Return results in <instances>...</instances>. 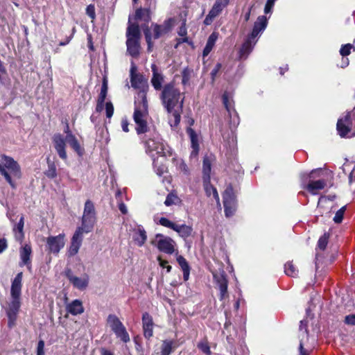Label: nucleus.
I'll use <instances>...</instances> for the list:
<instances>
[{
  "mask_svg": "<svg viewBox=\"0 0 355 355\" xmlns=\"http://www.w3.org/2000/svg\"><path fill=\"white\" fill-rule=\"evenodd\" d=\"M160 99L164 107L170 114L169 124L172 128L177 127L181 119L184 94L181 93L173 82L166 84L162 90Z\"/></svg>",
  "mask_w": 355,
  "mask_h": 355,
  "instance_id": "obj_1",
  "label": "nucleus"
},
{
  "mask_svg": "<svg viewBox=\"0 0 355 355\" xmlns=\"http://www.w3.org/2000/svg\"><path fill=\"white\" fill-rule=\"evenodd\" d=\"M64 132L65 136L60 133L55 134L52 138L53 147L60 159L64 161L67 159L66 152L67 144L78 154L82 156L84 154V148L80 144L78 140L73 132L70 130L69 125L67 123Z\"/></svg>",
  "mask_w": 355,
  "mask_h": 355,
  "instance_id": "obj_2",
  "label": "nucleus"
},
{
  "mask_svg": "<svg viewBox=\"0 0 355 355\" xmlns=\"http://www.w3.org/2000/svg\"><path fill=\"white\" fill-rule=\"evenodd\" d=\"M148 103L147 95L144 92H138L135 98V109L133 120L135 123V130L138 135L146 134L149 132L148 125Z\"/></svg>",
  "mask_w": 355,
  "mask_h": 355,
  "instance_id": "obj_3",
  "label": "nucleus"
},
{
  "mask_svg": "<svg viewBox=\"0 0 355 355\" xmlns=\"http://www.w3.org/2000/svg\"><path fill=\"white\" fill-rule=\"evenodd\" d=\"M268 19L266 16H259L254 24L252 32L247 36L239 50V59L245 60L253 50L259 37L266 30Z\"/></svg>",
  "mask_w": 355,
  "mask_h": 355,
  "instance_id": "obj_4",
  "label": "nucleus"
},
{
  "mask_svg": "<svg viewBox=\"0 0 355 355\" xmlns=\"http://www.w3.org/2000/svg\"><path fill=\"white\" fill-rule=\"evenodd\" d=\"M22 278L23 272H19L12 281L10 288L11 300L6 310L9 327H12L14 325L21 306L20 297L21 294Z\"/></svg>",
  "mask_w": 355,
  "mask_h": 355,
  "instance_id": "obj_5",
  "label": "nucleus"
},
{
  "mask_svg": "<svg viewBox=\"0 0 355 355\" xmlns=\"http://www.w3.org/2000/svg\"><path fill=\"white\" fill-rule=\"evenodd\" d=\"M0 174L13 189L16 184L12 178H21V167L12 157L6 155H0Z\"/></svg>",
  "mask_w": 355,
  "mask_h": 355,
  "instance_id": "obj_6",
  "label": "nucleus"
},
{
  "mask_svg": "<svg viewBox=\"0 0 355 355\" xmlns=\"http://www.w3.org/2000/svg\"><path fill=\"white\" fill-rule=\"evenodd\" d=\"M145 146L146 153L152 158L156 155L166 156L167 145L160 138L155 131L149 130L147 135L142 139Z\"/></svg>",
  "mask_w": 355,
  "mask_h": 355,
  "instance_id": "obj_7",
  "label": "nucleus"
},
{
  "mask_svg": "<svg viewBox=\"0 0 355 355\" xmlns=\"http://www.w3.org/2000/svg\"><path fill=\"white\" fill-rule=\"evenodd\" d=\"M141 37L139 26L137 24H132L129 21L126 31V46L127 52L132 58H137L139 55Z\"/></svg>",
  "mask_w": 355,
  "mask_h": 355,
  "instance_id": "obj_8",
  "label": "nucleus"
},
{
  "mask_svg": "<svg viewBox=\"0 0 355 355\" xmlns=\"http://www.w3.org/2000/svg\"><path fill=\"white\" fill-rule=\"evenodd\" d=\"M96 223V211L94 203L87 200L84 206L83 214L81 220V226L77 227L76 230H80V232H91Z\"/></svg>",
  "mask_w": 355,
  "mask_h": 355,
  "instance_id": "obj_9",
  "label": "nucleus"
},
{
  "mask_svg": "<svg viewBox=\"0 0 355 355\" xmlns=\"http://www.w3.org/2000/svg\"><path fill=\"white\" fill-rule=\"evenodd\" d=\"M145 35L146 41L148 44V51H150L153 47L152 40L159 38L162 35L168 33L171 29L170 20L165 21L162 25L152 24L151 28L148 26L142 27Z\"/></svg>",
  "mask_w": 355,
  "mask_h": 355,
  "instance_id": "obj_10",
  "label": "nucleus"
},
{
  "mask_svg": "<svg viewBox=\"0 0 355 355\" xmlns=\"http://www.w3.org/2000/svg\"><path fill=\"white\" fill-rule=\"evenodd\" d=\"M151 244L157 247L159 251L167 254H172L175 250V241L171 237L162 234H157L151 241Z\"/></svg>",
  "mask_w": 355,
  "mask_h": 355,
  "instance_id": "obj_11",
  "label": "nucleus"
},
{
  "mask_svg": "<svg viewBox=\"0 0 355 355\" xmlns=\"http://www.w3.org/2000/svg\"><path fill=\"white\" fill-rule=\"evenodd\" d=\"M337 130L341 137L348 136V134L354 130L355 135V107L354 109L348 113L344 118L338 119L337 122Z\"/></svg>",
  "mask_w": 355,
  "mask_h": 355,
  "instance_id": "obj_12",
  "label": "nucleus"
},
{
  "mask_svg": "<svg viewBox=\"0 0 355 355\" xmlns=\"http://www.w3.org/2000/svg\"><path fill=\"white\" fill-rule=\"evenodd\" d=\"M159 224L175 231L178 235L184 240L190 236L193 232L191 226L187 225L185 224H176L165 217L160 218L159 220Z\"/></svg>",
  "mask_w": 355,
  "mask_h": 355,
  "instance_id": "obj_13",
  "label": "nucleus"
},
{
  "mask_svg": "<svg viewBox=\"0 0 355 355\" xmlns=\"http://www.w3.org/2000/svg\"><path fill=\"white\" fill-rule=\"evenodd\" d=\"M223 206L226 217L232 216L236 209V201L232 186H228L223 193Z\"/></svg>",
  "mask_w": 355,
  "mask_h": 355,
  "instance_id": "obj_14",
  "label": "nucleus"
},
{
  "mask_svg": "<svg viewBox=\"0 0 355 355\" xmlns=\"http://www.w3.org/2000/svg\"><path fill=\"white\" fill-rule=\"evenodd\" d=\"M65 276L72 286L80 291H84L89 285V278L88 275L84 274L81 277H77L71 269L65 270Z\"/></svg>",
  "mask_w": 355,
  "mask_h": 355,
  "instance_id": "obj_15",
  "label": "nucleus"
},
{
  "mask_svg": "<svg viewBox=\"0 0 355 355\" xmlns=\"http://www.w3.org/2000/svg\"><path fill=\"white\" fill-rule=\"evenodd\" d=\"M137 71V67L132 62L130 67V82L132 87L140 89L139 92H144L146 94L148 89V84L146 80L143 75L138 73Z\"/></svg>",
  "mask_w": 355,
  "mask_h": 355,
  "instance_id": "obj_16",
  "label": "nucleus"
},
{
  "mask_svg": "<svg viewBox=\"0 0 355 355\" xmlns=\"http://www.w3.org/2000/svg\"><path fill=\"white\" fill-rule=\"evenodd\" d=\"M65 234H60L57 236H50L46 239V248L50 253L57 254L64 246Z\"/></svg>",
  "mask_w": 355,
  "mask_h": 355,
  "instance_id": "obj_17",
  "label": "nucleus"
},
{
  "mask_svg": "<svg viewBox=\"0 0 355 355\" xmlns=\"http://www.w3.org/2000/svg\"><path fill=\"white\" fill-rule=\"evenodd\" d=\"M222 98L223 103L230 116V128H236L240 123V119L237 112L235 111L234 106L232 105V103L229 99L228 93L225 92L223 94Z\"/></svg>",
  "mask_w": 355,
  "mask_h": 355,
  "instance_id": "obj_18",
  "label": "nucleus"
},
{
  "mask_svg": "<svg viewBox=\"0 0 355 355\" xmlns=\"http://www.w3.org/2000/svg\"><path fill=\"white\" fill-rule=\"evenodd\" d=\"M229 1L230 0H216L208 15L206 16L204 24L207 26L210 25L214 18L218 16L223 10L227 6Z\"/></svg>",
  "mask_w": 355,
  "mask_h": 355,
  "instance_id": "obj_19",
  "label": "nucleus"
},
{
  "mask_svg": "<svg viewBox=\"0 0 355 355\" xmlns=\"http://www.w3.org/2000/svg\"><path fill=\"white\" fill-rule=\"evenodd\" d=\"M214 279L218 286L220 291V300H223L228 296L227 294V286L228 281L226 277V274L224 271H222L219 274H213Z\"/></svg>",
  "mask_w": 355,
  "mask_h": 355,
  "instance_id": "obj_20",
  "label": "nucleus"
},
{
  "mask_svg": "<svg viewBox=\"0 0 355 355\" xmlns=\"http://www.w3.org/2000/svg\"><path fill=\"white\" fill-rule=\"evenodd\" d=\"M83 234L84 233L80 232V230H76L71 239L70 246L68 250L69 257H73L78 252L83 243Z\"/></svg>",
  "mask_w": 355,
  "mask_h": 355,
  "instance_id": "obj_21",
  "label": "nucleus"
},
{
  "mask_svg": "<svg viewBox=\"0 0 355 355\" xmlns=\"http://www.w3.org/2000/svg\"><path fill=\"white\" fill-rule=\"evenodd\" d=\"M187 133L191 140V157H196L200 150V136L191 128H187Z\"/></svg>",
  "mask_w": 355,
  "mask_h": 355,
  "instance_id": "obj_22",
  "label": "nucleus"
},
{
  "mask_svg": "<svg viewBox=\"0 0 355 355\" xmlns=\"http://www.w3.org/2000/svg\"><path fill=\"white\" fill-rule=\"evenodd\" d=\"M32 252V249L30 245L26 244L22 246L19 251L20 255V262L19 266L22 267L24 266H26L27 268L31 270V255Z\"/></svg>",
  "mask_w": 355,
  "mask_h": 355,
  "instance_id": "obj_23",
  "label": "nucleus"
},
{
  "mask_svg": "<svg viewBox=\"0 0 355 355\" xmlns=\"http://www.w3.org/2000/svg\"><path fill=\"white\" fill-rule=\"evenodd\" d=\"M142 327L144 337L150 339L153 335V321L151 315L147 312L143 313Z\"/></svg>",
  "mask_w": 355,
  "mask_h": 355,
  "instance_id": "obj_24",
  "label": "nucleus"
},
{
  "mask_svg": "<svg viewBox=\"0 0 355 355\" xmlns=\"http://www.w3.org/2000/svg\"><path fill=\"white\" fill-rule=\"evenodd\" d=\"M153 72V77L151 78V83L155 90H161L162 83L164 82V76L162 73L158 72L157 67L155 64L151 65Z\"/></svg>",
  "mask_w": 355,
  "mask_h": 355,
  "instance_id": "obj_25",
  "label": "nucleus"
},
{
  "mask_svg": "<svg viewBox=\"0 0 355 355\" xmlns=\"http://www.w3.org/2000/svg\"><path fill=\"white\" fill-rule=\"evenodd\" d=\"M327 185V182L324 179H320L318 180H310L305 188L312 195H317L320 190L323 189Z\"/></svg>",
  "mask_w": 355,
  "mask_h": 355,
  "instance_id": "obj_26",
  "label": "nucleus"
},
{
  "mask_svg": "<svg viewBox=\"0 0 355 355\" xmlns=\"http://www.w3.org/2000/svg\"><path fill=\"white\" fill-rule=\"evenodd\" d=\"M66 311L67 313L73 315H77L82 314L84 312L85 309L82 301L76 299L67 304Z\"/></svg>",
  "mask_w": 355,
  "mask_h": 355,
  "instance_id": "obj_27",
  "label": "nucleus"
},
{
  "mask_svg": "<svg viewBox=\"0 0 355 355\" xmlns=\"http://www.w3.org/2000/svg\"><path fill=\"white\" fill-rule=\"evenodd\" d=\"M147 239L146 232L141 225H137V228L134 230L133 240L141 247L144 245Z\"/></svg>",
  "mask_w": 355,
  "mask_h": 355,
  "instance_id": "obj_28",
  "label": "nucleus"
},
{
  "mask_svg": "<svg viewBox=\"0 0 355 355\" xmlns=\"http://www.w3.org/2000/svg\"><path fill=\"white\" fill-rule=\"evenodd\" d=\"M218 33L213 32L208 37L206 45L202 51L203 58L207 57L209 53L212 51L215 44L218 40Z\"/></svg>",
  "mask_w": 355,
  "mask_h": 355,
  "instance_id": "obj_29",
  "label": "nucleus"
},
{
  "mask_svg": "<svg viewBox=\"0 0 355 355\" xmlns=\"http://www.w3.org/2000/svg\"><path fill=\"white\" fill-rule=\"evenodd\" d=\"M24 218L21 216L19 222L15 225L13 227V232L15 233V239L18 241L21 242L24 237Z\"/></svg>",
  "mask_w": 355,
  "mask_h": 355,
  "instance_id": "obj_30",
  "label": "nucleus"
},
{
  "mask_svg": "<svg viewBox=\"0 0 355 355\" xmlns=\"http://www.w3.org/2000/svg\"><path fill=\"white\" fill-rule=\"evenodd\" d=\"M210 180L211 179H209L208 181H207V180H203V185L205 192L208 196L213 195L216 200L219 201V196L217 190L211 185Z\"/></svg>",
  "mask_w": 355,
  "mask_h": 355,
  "instance_id": "obj_31",
  "label": "nucleus"
},
{
  "mask_svg": "<svg viewBox=\"0 0 355 355\" xmlns=\"http://www.w3.org/2000/svg\"><path fill=\"white\" fill-rule=\"evenodd\" d=\"M113 332L122 342L127 343L130 341V336L123 324H121V327L116 329Z\"/></svg>",
  "mask_w": 355,
  "mask_h": 355,
  "instance_id": "obj_32",
  "label": "nucleus"
},
{
  "mask_svg": "<svg viewBox=\"0 0 355 355\" xmlns=\"http://www.w3.org/2000/svg\"><path fill=\"white\" fill-rule=\"evenodd\" d=\"M135 19L142 20L148 23L150 20V11L148 8H138L135 12Z\"/></svg>",
  "mask_w": 355,
  "mask_h": 355,
  "instance_id": "obj_33",
  "label": "nucleus"
},
{
  "mask_svg": "<svg viewBox=\"0 0 355 355\" xmlns=\"http://www.w3.org/2000/svg\"><path fill=\"white\" fill-rule=\"evenodd\" d=\"M48 168L44 172L45 175L49 179H54L57 177V168L55 162L47 158Z\"/></svg>",
  "mask_w": 355,
  "mask_h": 355,
  "instance_id": "obj_34",
  "label": "nucleus"
},
{
  "mask_svg": "<svg viewBox=\"0 0 355 355\" xmlns=\"http://www.w3.org/2000/svg\"><path fill=\"white\" fill-rule=\"evenodd\" d=\"M107 322L112 331L119 327H121V324H123L119 318L114 314H110L107 316Z\"/></svg>",
  "mask_w": 355,
  "mask_h": 355,
  "instance_id": "obj_35",
  "label": "nucleus"
},
{
  "mask_svg": "<svg viewBox=\"0 0 355 355\" xmlns=\"http://www.w3.org/2000/svg\"><path fill=\"white\" fill-rule=\"evenodd\" d=\"M174 344L173 340H164L161 347V355H170L174 348Z\"/></svg>",
  "mask_w": 355,
  "mask_h": 355,
  "instance_id": "obj_36",
  "label": "nucleus"
},
{
  "mask_svg": "<svg viewBox=\"0 0 355 355\" xmlns=\"http://www.w3.org/2000/svg\"><path fill=\"white\" fill-rule=\"evenodd\" d=\"M211 161L209 159V158L205 157L202 163L203 180H207V181H208L209 179H211Z\"/></svg>",
  "mask_w": 355,
  "mask_h": 355,
  "instance_id": "obj_37",
  "label": "nucleus"
},
{
  "mask_svg": "<svg viewBox=\"0 0 355 355\" xmlns=\"http://www.w3.org/2000/svg\"><path fill=\"white\" fill-rule=\"evenodd\" d=\"M153 159L155 172L158 176H162L167 171L166 166L162 163H159L157 159H155V157H153Z\"/></svg>",
  "mask_w": 355,
  "mask_h": 355,
  "instance_id": "obj_38",
  "label": "nucleus"
},
{
  "mask_svg": "<svg viewBox=\"0 0 355 355\" xmlns=\"http://www.w3.org/2000/svg\"><path fill=\"white\" fill-rule=\"evenodd\" d=\"M284 272L288 276L295 277L297 275L298 270L292 262L288 261L284 265Z\"/></svg>",
  "mask_w": 355,
  "mask_h": 355,
  "instance_id": "obj_39",
  "label": "nucleus"
},
{
  "mask_svg": "<svg viewBox=\"0 0 355 355\" xmlns=\"http://www.w3.org/2000/svg\"><path fill=\"white\" fill-rule=\"evenodd\" d=\"M193 71L188 67L184 68L182 71V84L184 86L189 85Z\"/></svg>",
  "mask_w": 355,
  "mask_h": 355,
  "instance_id": "obj_40",
  "label": "nucleus"
},
{
  "mask_svg": "<svg viewBox=\"0 0 355 355\" xmlns=\"http://www.w3.org/2000/svg\"><path fill=\"white\" fill-rule=\"evenodd\" d=\"M107 93V92L101 91L97 101V105L96 107V112H101V111L103 110Z\"/></svg>",
  "mask_w": 355,
  "mask_h": 355,
  "instance_id": "obj_41",
  "label": "nucleus"
},
{
  "mask_svg": "<svg viewBox=\"0 0 355 355\" xmlns=\"http://www.w3.org/2000/svg\"><path fill=\"white\" fill-rule=\"evenodd\" d=\"M198 348L206 355H211V352L207 340L199 342L197 345Z\"/></svg>",
  "mask_w": 355,
  "mask_h": 355,
  "instance_id": "obj_42",
  "label": "nucleus"
},
{
  "mask_svg": "<svg viewBox=\"0 0 355 355\" xmlns=\"http://www.w3.org/2000/svg\"><path fill=\"white\" fill-rule=\"evenodd\" d=\"M346 206H343L336 212L333 219L335 223L339 224L343 221Z\"/></svg>",
  "mask_w": 355,
  "mask_h": 355,
  "instance_id": "obj_43",
  "label": "nucleus"
},
{
  "mask_svg": "<svg viewBox=\"0 0 355 355\" xmlns=\"http://www.w3.org/2000/svg\"><path fill=\"white\" fill-rule=\"evenodd\" d=\"M329 236L327 234H324L321 236L318 241V248L321 250H324L328 243Z\"/></svg>",
  "mask_w": 355,
  "mask_h": 355,
  "instance_id": "obj_44",
  "label": "nucleus"
},
{
  "mask_svg": "<svg viewBox=\"0 0 355 355\" xmlns=\"http://www.w3.org/2000/svg\"><path fill=\"white\" fill-rule=\"evenodd\" d=\"M354 49H355L354 46L351 44H344L341 46L340 49V53L343 56H347L350 54L351 50Z\"/></svg>",
  "mask_w": 355,
  "mask_h": 355,
  "instance_id": "obj_45",
  "label": "nucleus"
},
{
  "mask_svg": "<svg viewBox=\"0 0 355 355\" xmlns=\"http://www.w3.org/2000/svg\"><path fill=\"white\" fill-rule=\"evenodd\" d=\"M177 261L180 265L182 270L190 268L187 261L182 255H178L177 257Z\"/></svg>",
  "mask_w": 355,
  "mask_h": 355,
  "instance_id": "obj_46",
  "label": "nucleus"
},
{
  "mask_svg": "<svg viewBox=\"0 0 355 355\" xmlns=\"http://www.w3.org/2000/svg\"><path fill=\"white\" fill-rule=\"evenodd\" d=\"M86 14L92 19L96 18L95 7L93 4H89L87 6Z\"/></svg>",
  "mask_w": 355,
  "mask_h": 355,
  "instance_id": "obj_47",
  "label": "nucleus"
},
{
  "mask_svg": "<svg viewBox=\"0 0 355 355\" xmlns=\"http://www.w3.org/2000/svg\"><path fill=\"white\" fill-rule=\"evenodd\" d=\"M105 112L106 116L107 118H111L114 113V107L111 102H107L105 103Z\"/></svg>",
  "mask_w": 355,
  "mask_h": 355,
  "instance_id": "obj_48",
  "label": "nucleus"
},
{
  "mask_svg": "<svg viewBox=\"0 0 355 355\" xmlns=\"http://www.w3.org/2000/svg\"><path fill=\"white\" fill-rule=\"evenodd\" d=\"M178 33L181 37H187V28L186 27V19H184L181 26L180 27Z\"/></svg>",
  "mask_w": 355,
  "mask_h": 355,
  "instance_id": "obj_49",
  "label": "nucleus"
},
{
  "mask_svg": "<svg viewBox=\"0 0 355 355\" xmlns=\"http://www.w3.org/2000/svg\"><path fill=\"white\" fill-rule=\"evenodd\" d=\"M275 1L276 0H267L264 8V12L266 14L271 12L272 8L275 5Z\"/></svg>",
  "mask_w": 355,
  "mask_h": 355,
  "instance_id": "obj_50",
  "label": "nucleus"
},
{
  "mask_svg": "<svg viewBox=\"0 0 355 355\" xmlns=\"http://www.w3.org/2000/svg\"><path fill=\"white\" fill-rule=\"evenodd\" d=\"M37 355H44V342L42 340L37 343Z\"/></svg>",
  "mask_w": 355,
  "mask_h": 355,
  "instance_id": "obj_51",
  "label": "nucleus"
},
{
  "mask_svg": "<svg viewBox=\"0 0 355 355\" xmlns=\"http://www.w3.org/2000/svg\"><path fill=\"white\" fill-rule=\"evenodd\" d=\"M345 322L347 324L355 325V314L345 316Z\"/></svg>",
  "mask_w": 355,
  "mask_h": 355,
  "instance_id": "obj_52",
  "label": "nucleus"
},
{
  "mask_svg": "<svg viewBox=\"0 0 355 355\" xmlns=\"http://www.w3.org/2000/svg\"><path fill=\"white\" fill-rule=\"evenodd\" d=\"M8 247L7 241L5 239H0V254L3 252Z\"/></svg>",
  "mask_w": 355,
  "mask_h": 355,
  "instance_id": "obj_53",
  "label": "nucleus"
},
{
  "mask_svg": "<svg viewBox=\"0 0 355 355\" xmlns=\"http://www.w3.org/2000/svg\"><path fill=\"white\" fill-rule=\"evenodd\" d=\"M128 125H129V123H128V120L126 119H122V121H121V128H122V130L125 132H128L129 131Z\"/></svg>",
  "mask_w": 355,
  "mask_h": 355,
  "instance_id": "obj_54",
  "label": "nucleus"
},
{
  "mask_svg": "<svg viewBox=\"0 0 355 355\" xmlns=\"http://www.w3.org/2000/svg\"><path fill=\"white\" fill-rule=\"evenodd\" d=\"M118 207H119V209L123 214H126L128 213L127 207L125 206V205L123 202H119Z\"/></svg>",
  "mask_w": 355,
  "mask_h": 355,
  "instance_id": "obj_55",
  "label": "nucleus"
},
{
  "mask_svg": "<svg viewBox=\"0 0 355 355\" xmlns=\"http://www.w3.org/2000/svg\"><path fill=\"white\" fill-rule=\"evenodd\" d=\"M322 173V170L321 169H315V170H313L309 174V178L310 179L311 178H314L315 175H318L319 176L320 175V173Z\"/></svg>",
  "mask_w": 355,
  "mask_h": 355,
  "instance_id": "obj_56",
  "label": "nucleus"
},
{
  "mask_svg": "<svg viewBox=\"0 0 355 355\" xmlns=\"http://www.w3.org/2000/svg\"><path fill=\"white\" fill-rule=\"evenodd\" d=\"M173 198H174V196H171V195H168L166 198V200H165L164 204L166 206H170V205H173L174 203Z\"/></svg>",
  "mask_w": 355,
  "mask_h": 355,
  "instance_id": "obj_57",
  "label": "nucleus"
},
{
  "mask_svg": "<svg viewBox=\"0 0 355 355\" xmlns=\"http://www.w3.org/2000/svg\"><path fill=\"white\" fill-rule=\"evenodd\" d=\"M220 68H221V64H220V63H218L215 66L214 69L211 72V75L213 78L216 75V73H218V71L220 70Z\"/></svg>",
  "mask_w": 355,
  "mask_h": 355,
  "instance_id": "obj_58",
  "label": "nucleus"
},
{
  "mask_svg": "<svg viewBox=\"0 0 355 355\" xmlns=\"http://www.w3.org/2000/svg\"><path fill=\"white\" fill-rule=\"evenodd\" d=\"M179 167L180 169L184 173H187L188 172V167L183 161H180Z\"/></svg>",
  "mask_w": 355,
  "mask_h": 355,
  "instance_id": "obj_59",
  "label": "nucleus"
},
{
  "mask_svg": "<svg viewBox=\"0 0 355 355\" xmlns=\"http://www.w3.org/2000/svg\"><path fill=\"white\" fill-rule=\"evenodd\" d=\"M183 272V279L184 281H187L189 278V275H190V268L189 269H186V270H182Z\"/></svg>",
  "mask_w": 355,
  "mask_h": 355,
  "instance_id": "obj_60",
  "label": "nucleus"
},
{
  "mask_svg": "<svg viewBox=\"0 0 355 355\" xmlns=\"http://www.w3.org/2000/svg\"><path fill=\"white\" fill-rule=\"evenodd\" d=\"M101 91L107 92V81L106 78H103Z\"/></svg>",
  "mask_w": 355,
  "mask_h": 355,
  "instance_id": "obj_61",
  "label": "nucleus"
},
{
  "mask_svg": "<svg viewBox=\"0 0 355 355\" xmlns=\"http://www.w3.org/2000/svg\"><path fill=\"white\" fill-rule=\"evenodd\" d=\"M300 355H307L306 350L304 349L303 344L301 342L300 343Z\"/></svg>",
  "mask_w": 355,
  "mask_h": 355,
  "instance_id": "obj_62",
  "label": "nucleus"
},
{
  "mask_svg": "<svg viewBox=\"0 0 355 355\" xmlns=\"http://www.w3.org/2000/svg\"><path fill=\"white\" fill-rule=\"evenodd\" d=\"M181 43H189V38L187 37H182V38L179 39L178 40V44L177 45L181 44Z\"/></svg>",
  "mask_w": 355,
  "mask_h": 355,
  "instance_id": "obj_63",
  "label": "nucleus"
},
{
  "mask_svg": "<svg viewBox=\"0 0 355 355\" xmlns=\"http://www.w3.org/2000/svg\"><path fill=\"white\" fill-rule=\"evenodd\" d=\"M101 355H114L112 352L104 348L101 349Z\"/></svg>",
  "mask_w": 355,
  "mask_h": 355,
  "instance_id": "obj_64",
  "label": "nucleus"
}]
</instances>
